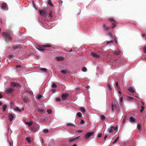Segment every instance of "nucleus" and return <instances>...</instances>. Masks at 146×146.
<instances>
[{"instance_id": "f257e3e1", "label": "nucleus", "mask_w": 146, "mask_h": 146, "mask_svg": "<svg viewBox=\"0 0 146 146\" xmlns=\"http://www.w3.org/2000/svg\"><path fill=\"white\" fill-rule=\"evenodd\" d=\"M2 35L4 37L5 41L7 43L9 41H11L12 39L10 34L8 33L3 32Z\"/></svg>"}, {"instance_id": "f03ea898", "label": "nucleus", "mask_w": 146, "mask_h": 146, "mask_svg": "<svg viewBox=\"0 0 146 146\" xmlns=\"http://www.w3.org/2000/svg\"><path fill=\"white\" fill-rule=\"evenodd\" d=\"M51 46L50 45L46 44L45 45H42L41 46H37L36 48L40 51H44L46 50L45 48L46 47H50Z\"/></svg>"}, {"instance_id": "7ed1b4c3", "label": "nucleus", "mask_w": 146, "mask_h": 146, "mask_svg": "<svg viewBox=\"0 0 146 146\" xmlns=\"http://www.w3.org/2000/svg\"><path fill=\"white\" fill-rule=\"evenodd\" d=\"M20 48L19 46H13L12 48L11 51L12 52L17 53L18 50V48Z\"/></svg>"}, {"instance_id": "20e7f679", "label": "nucleus", "mask_w": 146, "mask_h": 146, "mask_svg": "<svg viewBox=\"0 0 146 146\" xmlns=\"http://www.w3.org/2000/svg\"><path fill=\"white\" fill-rule=\"evenodd\" d=\"M91 54V56H93V57L97 58H99L101 56L100 55L98 54L95 52H93Z\"/></svg>"}, {"instance_id": "39448f33", "label": "nucleus", "mask_w": 146, "mask_h": 146, "mask_svg": "<svg viewBox=\"0 0 146 146\" xmlns=\"http://www.w3.org/2000/svg\"><path fill=\"white\" fill-rule=\"evenodd\" d=\"M117 129V127H115L114 126H112L110 128H109L108 129V132L109 133H111L112 132L113 130H116Z\"/></svg>"}, {"instance_id": "423d86ee", "label": "nucleus", "mask_w": 146, "mask_h": 146, "mask_svg": "<svg viewBox=\"0 0 146 146\" xmlns=\"http://www.w3.org/2000/svg\"><path fill=\"white\" fill-rule=\"evenodd\" d=\"M68 94H63L61 95V97L62 100H64L67 98L69 96Z\"/></svg>"}, {"instance_id": "0eeeda50", "label": "nucleus", "mask_w": 146, "mask_h": 146, "mask_svg": "<svg viewBox=\"0 0 146 146\" xmlns=\"http://www.w3.org/2000/svg\"><path fill=\"white\" fill-rule=\"evenodd\" d=\"M94 135V133L93 132H88L87 133L85 136V138L88 139L91 136H93Z\"/></svg>"}, {"instance_id": "6e6552de", "label": "nucleus", "mask_w": 146, "mask_h": 146, "mask_svg": "<svg viewBox=\"0 0 146 146\" xmlns=\"http://www.w3.org/2000/svg\"><path fill=\"white\" fill-rule=\"evenodd\" d=\"M40 15L44 17H46L47 14V12L44 10L42 11V10H40Z\"/></svg>"}, {"instance_id": "1a4fd4ad", "label": "nucleus", "mask_w": 146, "mask_h": 146, "mask_svg": "<svg viewBox=\"0 0 146 146\" xmlns=\"http://www.w3.org/2000/svg\"><path fill=\"white\" fill-rule=\"evenodd\" d=\"M11 86L13 87H16L19 88L20 87V84L17 83L15 82H12L11 84Z\"/></svg>"}, {"instance_id": "9d476101", "label": "nucleus", "mask_w": 146, "mask_h": 146, "mask_svg": "<svg viewBox=\"0 0 146 146\" xmlns=\"http://www.w3.org/2000/svg\"><path fill=\"white\" fill-rule=\"evenodd\" d=\"M64 59V57L62 56H57L55 58V59L58 62L63 60Z\"/></svg>"}, {"instance_id": "9b49d317", "label": "nucleus", "mask_w": 146, "mask_h": 146, "mask_svg": "<svg viewBox=\"0 0 146 146\" xmlns=\"http://www.w3.org/2000/svg\"><path fill=\"white\" fill-rule=\"evenodd\" d=\"M109 21L111 22L112 21L114 22V23H112L111 25L113 26L111 28L112 29H113L114 27H115L116 26V24H115V22L114 20L113 19H109Z\"/></svg>"}, {"instance_id": "f8f14e48", "label": "nucleus", "mask_w": 146, "mask_h": 146, "mask_svg": "<svg viewBox=\"0 0 146 146\" xmlns=\"http://www.w3.org/2000/svg\"><path fill=\"white\" fill-rule=\"evenodd\" d=\"M7 4L5 3H3L1 4V7L2 9H6L7 7Z\"/></svg>"}, {"instance_id": "ddd939ff", "label": "nucleus", "mask_w": 146, "mask_h": 146, "mask_svg": "<svg viewBox=\"0 0 146 146\" xmlns=\"http://www.w3.org/2000/svg\"><path fill=\"white\" fill-rule=\"evenodd\" d=\"M14 89L11 88H9L7 89L6 92L7 94H10L12 93L14 91Z\"/></svg>"}, {"instance_id": "4468645a", "label": "nucleus", "mask_w": 146, "mask_h": 146, "mask_svg": "<svg viewBox=\"0 0 146 146\" xmlns=\"http://www.w3.org/2000/svg\"><path fill=\"white\" fill-rule=\"evenodd\" d=\"M23 100L24 102L25 103H27L29 102V100L27 97H23Z\"/></svg>"}, {"instance_id": "2eb2a0df", "label": "nucleus", "mask_w": 146, "mask_h": 146, "mask_svg": "<svg viewBox=\"0 0 146 146\" xmlns=\"http://www.w3.org/2000/svg\"><path fill=\"white\" fill-rule=\"evenodd\" d=\"M79 137H80L79 136H78V137H76L74 138L70 139L68 140V141L70 143H71V142H73V141H74L75 140L78 139L79 138Z\"/></svg>"}, {"instance_id": "dca6fc26", "label": "nucleus", "mask_w": 146, "mask_h": 146, "mask_svg": "<svg viewBox=\"0 0 146 146\" xmlns=\"http://www.w3.org/2000/svg\"><path fill=\"white\" fill-rule=\"evenodd\" d=\"M14 116H13L11 113H10L9 115V119L10 121H11L14 118Z\"/></svg>"}, {"instance_id": "f3484780", "label": "nucleus", "mask_w": 146, "mask_h": 146, "mask_svg": "<svg viewBox=\"0 0 146 146\" xmlns=\"http://www.w3.org/2000/svg\"><path fill=\"white\" fill-rule=\"evenodd\" d=\"M103 27L104 29L106 31H108L110 28V27H107L105 24H104Z\"/></svg>"}, {"instance_id": "a211bd4d", "label": "nucleus", "mask_w": 146, "mask_h": 146, "mask_svg": "<svg viewBox=\"0 0 146 146\" xmlns=\"http://www.w3.org/2000/svg\"><path fill=\"white\" fill-rule=\"evenodd\" d=\"M38 111L41 114H43L45 113V111L43 109H40V108H38Z\"/></svg>"}, {"instance_id": "6ab92c4d", "label": "nucleus", "mask_w": 146, "mask_h": 146, "mask_svg": "<svg viewBox=\"0 0 146 146\" xmlns=\"http://www.w3.org/2000/svg\"><path fill=\"white\" fill-rule=\"evenodd\" d=\"M128 90L132 94H133L135 92V91L131 87H129Z\"/></svg>"}, {"instance_id": "aec40b11", "label": "nucleus", "mask_w": 146, "mask_h": 146, "mask_svg": "<svg viewBox=\"0 0 146 146\" xmlns=\"http://www.w3.org/2000/svg\"><path fill=\"white\" fill-rule=\"evenodd\" d=\"M129 119L131 122L132 123H134L135 121V119L133 117H129Z\"/></svg>"}, {"instance_id": "412c9836", "label": "nucleus", "mask_w": 146, "mask_h": 146, "mask_svg": "<svg viewBox=\"0 0 146 146\" xmlns=\"http://www.w3.org/2000/svg\"><path fill=\"white\" fill-rule=\"evenodd\" d=\"M33 122L32 121H28L25 123V124L28 125L29 126L33 124Z\"/></svg>"}, {"instance_id": "4be33fe9", "label": "nucleus", "mask_w": 146, "mask_h": 146, "mask_svg": "<svg viewBox=\"0 0 146 146\" xmlns=\"http://www.w3.org/2000/svg\"><path fill=\"white\" fill-rule=\"evenodd\" d=\"M7 107V106L6 104H5L3 106L2 110L3 111H5Z\"/></svg>"}, {"instance_id": "5701e85b", "label": "nucleus", "mask_w": 146, "mask_h": 146, "mask_svg": "<svg viewBox=\"0 0 146 146\" xmlns=\"http://www.w3.org/2000/svg\"><path fill=\"white\" fill-rule=\"evenodd\" d=\"M30 129L31 131H33L34 132H36L37 130L35 128H30Z\"/></svg>"}, {"instance_id": "b1692460", "label": "nucleus", "mask_w": 146, "mask_h": 146, "mask_svg": "<svg viewBox=\"0 0 146 146\" xmlns=\"http://www.w3.org/2000/svg\"><path fill=\"white\" fill-rule=\"evenodd\" d=\"M40 69L41 71H42L43 72H46L47 70V69L45 68H40Z\"/></svg>"}, {"instance_id": "393cba45", "label": "nucleus", "mask_w": 146, "mask_h": 146, "mask_svg": "<svg viewBox=\"0 0 146 146\" xmlns=\"http://www.w3.org/2000/svg\"><path fill=\"white\" fill-rule=\"evenodd\" d=\"M80 110L81 111L84 113L86 111L85 108L83 107H81L80 108Z\"/></svg>"}, {"instance_id": "a878e982", "label": "nucleus", "mask_w": 146, "mask_h": 146, "mask_svg": "<svg viewBox=\"0 0 146 146\" xmlns=\"http://www.w3.org/2000/svg\"><path fill=\"white\" fill-rule=\"evenodd\" d=\"M26 140L29 143H31V139L29 137H27L26 138Z\"/></svg>"}, {"instance_id": "bb28decb", "label": "nucleus", "mask_w": 146, "mask_h": 146, "mask_svg": "<svg viewBox=\"0 0 146 146\" xmlns=\"http://www.w3.org/2000/svg\"><path fill=\"white\" fill-rule=\"evenodd\" d=\"M121 51L119 50L117 51H115V54H116L117 55H118L119 54H120L121 53Z\"/></svg>"}, {"instance_id": "cd10ccee", "label": "nucleus", "mask_w": 146, "mask_h": 146, "mask_svg": "<svg viewBox=\"0 0 146 146\" xmlns=\"http://www.w3.org/2000/svg\"><path fill=\"white\" fill-rule=\"evenodd\" d=\"M108 88L110 91H111L112 90V88L109 83L108 84Z\"/></svg>"}, {"instance_id": "c85d7f7f", "label": "nucleus", "mask_w": 146, "mask_h": 146, "mask_svg": "<svg viewBox=\"0 0 146 146\" xmlns=\"http://www.w3.org/2000/svg\"><path fill=\"white\" fill-rule=\"evenodd\" d=\"M66 125L67 126H74V125L70 123H68L66 124Z\"/></svg>"}, {"instance_id": "c756f323", "label": "nucleus", "mask_w": 146, "mask_h": 146, "mask_svg": "<svg viewBox=\"0 0 146 146\" xmlns=\"http://www.w3.org/2000/svg\"><path fill=\"white\" fill-rule=\"evenodd\" d=\"M48 4L50 5V6H53V4H52V1H51V0H49L48 1Z\"/></svg>"}, {"instance_id": "7c9ffc66", "label": "nucleus", "mask_w": 146, "mask_h": 146, "mask_svg": "<svg viewBox=\"0 0 146 146\" xmlns=\"http://www.w3.org/2000/svg\"><path fill=\"white\" fill-rule=\"evenodd\" d=\"M77 115L79 117H81L82 116V114L80 112H78L77 113Z\"/></svg>"}, {"instance_id": "2f4dec72", "label": "nucleus", "mask_w": 146, "mask_h": 146, "mask_svg": "<svg viewBox=\"0 0 146 146\" xmlns=\"http://www.w3.org/2000/svg\"><path fill=\"white\" fill-rule=\"evenodd\" d=\"M108 35H109L111 38H113V35L110 32H108L107 33Z\"/></svg>"}, {"instance_id": "473e14b6", "label": "nucleus", "mask_w": 146, "mask_h": 146, "mask_svg": "<svg viewBox=\"0 0 146 146\" xmlns=\"http://www.w3.org/2000/svg\"><path fill=\"white\" fill-rule=\"evenodd\" d=\"M43 131L45 133H48L49 132V131L46 129H44Z\"/></svg>"}, {"instance_id": "72a5a7b5", "label": "nucleus", "mask_w": 146, "mask_h": 146, "mask_svg": "<svg viewBox=\"0 0 146 146\" xmlns=\"http://www.w3.org/2000/svg\"><path fill=\"white\" fill-rule=\"evenodd\" d=\"M105 117L104 115H101V118L102 120H103L105 119Z\"/></svg>"}, {"instance_id": "f704fd0d", "label": "nucleus", "mask_w": 146, "mask_h": 146, "mask_svg": "<svg viewBox=\"0 0 146 146\" xmlns=\"http://www.w3.org/2000/svg\"><path fill=\"white\" fill-rule=\"evenodd\" d=\"M87 69L86 67H84L82 68V71L83 72H86L87 71Z\"/></svg>"}, {"instance_id": "c9c22d12", "label": "nucleus", "mask_w": 146, "mask_h": 146, "mask_svg": "<svg viewBox=\"0 0 146 146\" xmlns=\"http://www.w3.org/2000/svg\"><path fill=\"white\" fill-rule=\"evenodd\" d=\"M47 113H49V114H50L52 113V111L51 110H47Z\"/></svg>"}, {"instance_id": "e433bc0d", "label": "nucleus", "mask_w": 146, "mask_h": 146, "mask_svg": "<svg viewBox=\"0 0 146 146\" xmlns=\"http://www.w3.org/2000/svg\"><path fill=\"white\" fill-rule=\"evenodd\" d=\"M61 73H62V74H65L66 72V71L65 70H61Z\"/></svg>"}, {"instance_id": "4c0bfd02", "label": "nucleus", "mask_w": 146, "mask_h": 146, "mask_svg": "<svg viewBox=\"0 0 146 146\" xmlns=\"http://www.w3.org/2000/svg\"><path fill=\"white\" fill-rule=\"evenodd\" d=\"M42 97V96L41 94H38L37 97V98L38 99H40Z\"/></svg>"}, {"instance_id": "58836bf2", "label": "nucleus", "mask_w": 146, "mask_h": 146, "mask_svg": "<svg viewBox=\"0 0 146 146\" xmlns=\"http://www.w3.org/2000/svg\"><path fill=\"white\" fill-rule=\"evenodd\" d=\"M51 86L52 88H56L57 87V86L55 83H53Z\"/></svg>"}, {"instance_id": "ea45409f", "label": "nucleus", "mask_w": 146, "mask_h": 146, "mask_svg": "<svg viewBox=\"0 0 146 146\" xmlns=\"http://www.w3.org/2000/svg\"><path fill=\"white\" fill-rule=\"evenodd\" d=\"M141 109L140 110V111L141 113H142L143 112V110H144V108L143 106H141Z\"/></svg>"}, {"instance_id": "a19ab883", "label": "nucleus", "mask_w": 146, "mask_h": 146, "mask_svg": "<svg viewBox=\"0 0 146 146\" xmlns=\"http://www.w3.org/2000/svg\"><path fill=\"white\" fill-rule=\"evenodd\" d=\"M113 41L112 40H110V41H107L106 42V44H108L109 43H113Z\"/></svg>"}, {"instance_id": "79ce46f5", "label": "nucleus", "mask_w": 146, "mask_h": 146, "mask_svg": "<svg viewBox=\"0 0 146 146\" xmlns=\"http://www.w3.org/2000/svg\"><path fill=\"white\" fill-rule=\"evenodd\" d=\"M56 102H59L60 100V98H57L55 99Z\"/></svg>"}, {"instance_id": "37998d69", "label": "nucleus", "mask_w": 146, "mask_h": 146, "mask_svg": "<svg viewBox=\"0 0 146 146\" xmlns=\"http://www.w3.org/2000/svg\"><path fill=\"white\" fill-rule=\"evenodd\" d=\"M115 84L116 86H117V88L118 89L119 88V87L118 86V82H115Z\"/></svg>"}, {"instance_id": "c03bdc74", "label": "nucleus", "mask_w": 146, "mask_h": 146, "mask_svg": "<svg viewBox=\"0 0 146 146\" xmlns=\"http://www.w3.org/2000/svg\"><path fill=\"white\" fill-rule=\"evenodd\" d=\"M137 127L139 129H140L141 128V125L139 124H138L137 125Z\"/></svg>"}, {"instance_id": "a18cd8bd", "label": "nucleus", "mask_w": 146, "mask_h": 146, "mask_svg": "<svg viewBox=\"0 0 146 146\" xmlns=\"http://www.w3.org/2000/svg\"><path fill=\"white\" fill-rule=\"evenodd\" d=\"M123 97H121L120 98V104H121V103H122V102L123 101Z\"/></svg>"}, {"instance_id": "49530a36", "label": "nucleus", "mask_w": 146, "mask_h": 146, "mask_svg": "<svg viewBox=\"0 0 146 146\" xmlns=\"http://www.w3.org/2000/svg\"><path fill=\"white\" fill-rule=\"evenodd\" d=\"M126 117H125L123 119V121L122 122L123 123H125V121H126Z\"/></svg>"}, {"instance_id": "de8ad7c7", "label": "nucleus", "mask_w": 146, "mask_h": 146, "mask_svg": "<svg viewBox=\"0 0 146 146\" xmlns=\"http://www.w3.org/2000/svg\"><path fill=\"white\" fill-rule=\"evenodd\" d=\"M16 111L19 112L21 111V110L20 109H19L18 108H16Z\"/></svg>"}, {"instance_id": "09e8293b", "label": "nucleus", "mask_w": 146, "mask_h": 146, "mask_svg": "<svg viewBox=\"0 0 146 146\" xmlns=\"http://www.w3.org/2000/svg\"><path fill=\"white\" fill-rule=\"evenodd\" d=\"M143 51L145 53H146V46L144 47L143 48Z\"/></svg>"}, {"instance_id": "8fccbe9b", "label": "nucleus", "mask_w": 146, "mask_h": 146, "mask_svg": "<svg viewBox=\"0 0 146 146\" xmlns=\"http://www.w3.org/2000/svg\"><path fill=\"white\" fill-rule=\"evenodd\" d=\"M13 55H8V57L10 58H13Z\"/></svg>"}, {"instance_id": "3c124183", "label": "nucleus", "mask_w": 146, "mask_h": 146, "mask_svg": "<svg viewBox=\"0 0 146 146\" xmlns=\"http://www.w3.org/2000/svg\"><path fill=\"white\" fill-rule=\"evenodd\" d=\"M114 40H115V42L117 44V38H116V36L115 37V38H114Z\"/></svg>"}, {"instance_id": "603ef678", "label": "nucleus", "mask_w": 146, "mask_h": 146, "mask_svg": "<svg viewBox=\"0 0 146 146\" xmlns=\"http://www.w3.org/2000/svg\"><path fill=\"white\" fill-rule=\"evenodd\" d=\"M117 139H116L115 141L113 142L112 143L113 144H114V143H115L117 142Z\"/></svg>"}, {"instance_id": "864d4df0", "label": "nucleus", "mask_w": 146, "mask_h": 146, "mask_svg": "<svg viewBox=\"0 0 146 146\" xmlns=\"http://www.w3.org/2000/svg\"><path fill=\"white\" fill-rule=\"evenodd\" d=\"M84 123V120L83 119L81 120V122H80V123L81 124H83Z\"/></svg>"}, {"instance_id": "5fc2aeb1", "label": "nucleus", "mask_w": 146, "mask_h": 146, "mask_svg": "<svg viewBox=\"0 0 146 146\" xmlns=\"http://www.w3.org/2000/svg\"><path fill=\"white\" fill-rule=\"evenodd\" d=\"M102 136V134L101 133H100L99 134V135H98V137H101Z\"/></svg>"}, {"instance_id": "6e6d98bb", "label": "nucleus", "mask_w": 146, "mask_h": 146, "mask_svg": "<svg viewBox=\"0 0 146 146\" xmlns=\"http://www.w3.org/2000/svg\"><path fill=\"white\" fill-rule=\"evenodd\" d=\"M111 107H112V111H113V104H112L111 105Z\"/></svg>"}, {"instance_id": "4d7b16f0", "label": "nucleus", "mask_w": 146, "mask_h": 146, "mask_svg": "<svg viewBox=\"0 0 146 146\" xmlns=\"http://www.w3.org/2000/svg\"><path fill=\"white\" fill-rule=\"evenodd\" d=\"M142 36L143 37H144V36H145L146 37V35L145 34H142Z\"/></svg>"}, {"instance_id": "13d9d810", "label": "nucleus", "mask_w": 146, "mask_h": 146, "mask_svg": "<svg viewBox=\"0 0 146 146\" xmlns=\"http://www.w3.org/2000/svg\"><path fill=\"white\" fill-rule=\"evenodd\" d=\"M49 15L51 17H52V14L51 12L49 13Z\"/></svg>"}, {"instance_id": "bf43d9fd", "label": "nucleus", "mask_w": 146, "mask_h": 146, "mask_svg": "<svg viewBox=\"0 0 146 146\" xmlns=\"http://www.w3.org/2000/svg\"><path fill=\"white\" fill-rule=\"evenodd\" d=\"M9 144L10 146H11L13 145L12 143L11 142H9Z\"/></svg>"}, {"instance_id": "052dcab7", "label": "nucleus", "mask_w": 146, "mask_h": 146, "mask_svg": "<svg viewBox=\"0 0 146 146\" xmlns=\"http://www.w3.org/2000/svg\"><path fill=\"white\" fill-rule=\"evenodd\" d=\"M107 137H108V136L107 135H106L104 137V140H105Z\"/></svg>"}, {"instance_id": "680f3d73", "label": "nucleus", "mask_w": 146, "mask_h": 146, "mask_svg": "<svg viewBox=\"0 0 146 146\" xmlns=\"http://www.w3.org/2000/svg\"><path fill=\"white\" fill-rule=\"evenodd\" d=\"M77 132H80V133H81V132H82V131H81V130H78L77 131Z\"/></svg>"}, {"instance_id": "e2e57ef3", "label": "nucleus", "mask_w": 146, "mask_h": 146, "mask_svg": "<svg viewBox=\"0 0 146 146\" xmlns=\"http://www.w3.org/2000/svg\"><path fill=\"white\" fill-rule=\"evenodd\" d=\"M2 96L1 95V94L0 93V99H1L2 98Z\"/></svg>"}, {"instance_id": "0e129e2a", "label": "nucleus", "mask_w": 146, "mask_h": 146, "mask_svg": "<svg viewBox=\"0 0 146 146\" xmlns=\"http://www.w3.org/2000/svg\"><path fill=\"white\" fill-rule=\"evenodd\" d=\"M21 66L20 65H17L16 66L17 68H19V67H20Z\"/></svg>"}, {"instance_id": "69168bd1", "label": "nucleus", "mask_w": 146, "mask_h": 146, "mask_svg": "<svg viewBox=\"0 0 146 146\" xmlns=\"http://www.w3.org/2000/svg\"><path fill=\"white\" fill-rule=\"evenodd\" d=\"M2 104V103L0 102V106H1Z\"/></svg>"}, {"instance_id": "338daca9", "label": "nucleus", "mask_w": 146, "mask_h": 146, "mask_svg": "<svg viewBox=\"0 0 146 146\" xmlns=\"http://www.w3.org/2000/svg\"><path fill=\"white\" fill-rule=\"evenodd\" d=\"M72 146H77V145L76 144H74Z\"/></svg>"}, {"instance_id": "774afa93", "label": "nucleus", "mask_w": 146, "mask_h": 146, "mask_svg": "<svg viewBox=\"0 0 146 146\" xmlns=\"http://www.w3.org/2000/svg\"><path fill=\"white\" fill-rule=\"evenodd\" d=\"M118 92H119V93L120 94H121V91H119Z\"/></svg>"}]
</instances>
